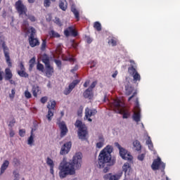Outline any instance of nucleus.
I'll list each match as a JSON object with an SVG mask.
<instances>
[{"label":"nucleus","instance_id":"nucleus-14","mask_svg":"<svg viewBox=\"0 0 180 180\" xmlns=\"http://www.w3.org/2000/svg\"><path fill=\"white\" fill-rule=\"evenodd\" d=\"M79 84V80H73L72 82L69 84L68 87L65 89L63 91L64 95H70V94L72 92V89H74V88H75V86H77V85H78Z\"/></svg>","mask_w":180,"mask_h":180},{"label":"nucleus","instance_id":"nucleus-30","mask_svg":"<svg viewBox=\"0 0 180 180\" xmlns=\"http://www.w3.org/2000/svg\"><path fill=\"white\" fill-rule=\"evenodd\" d=\"M49 36L51 38H54V39H58L59 37H61V35H60V34H58V32H56V31L54 30H51L49 32Z\"/></svg>","mask_w":180,"mask_h":180},{"label":"nucleus","instance_id":"nucleus-28","mask_svg":"<svg viewBox=\"0 0 180 180\" xmlns=\"http://www.w3.org/2000/svg\"><path fill=\"white\" fill-rule=\"evenodd\" d=\"M67 0H60L59 1V7L62 9V11H67L68 8Z\"/></svg>","mask_w":180,"mask_h":180},{"label":"nucleus","instance_id":"nucleus-39","mask_svg":"<svg viewBox=\"0 0 180 180\" xmlns=\"http://www.w3.org/2000/svg\"><path fill=\"white\" fill-rule=\"evenodd\" d=\"M51 1L52 2H56V0H51ZM51 4V2H50V0H44V6H46V8L50 6Z\"/></svg>","mask_w":180,"mask_h":180},{"label":"nucleus","instance_id":"nucleus-56","mask_svg":"<svg viewBox=\"0 0 180 180\" xmlns=\"http://www.w3.org/2000/svg\"><path fill=\"white\" fill-rule=\"evenodd\" d=\"M147 146H148L149 150H153L154 145H153V142L150 143H148Z\"/></svg>","mask_w":180,"mask_h":180},{"label":"nucleus","instance_id":"nucleus-25","mask_svg":"<svg viewBox=\"0 0 180 180\" xmlns=\"http://www.w3.org/2000/svg\"><path fill=\"white\" fill-rule=\"evenodd\" d=\"M8 167H9V161L4 160V162H3L1 167V175H2V174H4L5 171H6Z\"/></svg>","mask_w":180,"mask_h":180},{"label":"nucleus","instance_id":"nucleus-64","mask_svg":"<svg viewBox=\"0 0 180 180\" xmlns=\"http://www.w3.org/2000/svg\"><path fill=\"white\" fill-rule=\"evenodd\" d=\"M86 41H87V43H88L89 44H90V43H92V39L88 37V38L86 39Z\"/></svg>","mask_w":180,"mask_h":180},{"label":"nucleus","instance_id":"nucleus-37","mask_svg":"<svg viewBox=\"0 0 180 180\" xmlns=\"http://www.w3.org/2000/svg\"><path fill=\"white\" fill-rule=\"evenodd\" d=\"M46 164L49 167H54V162L50 158H46Z\"/></svg>","mask_w":180,"mask_h":180},{"label":"nucleus","instance_id":"nucleus-3","mask_svg":"<svg viewBox=\"0 0 180 180\" xmlns=\"http://www.w3.org/2000/svg\"><path fill=\"white\" fill-rule=\"evenodd\" d=\"M15 11H17L20 18L25 15V16H27V19H29L30 22H36L37 19L34 15H27V7L26 6V5H25V4H23V1L22 0H18L15 3Z\"/></svg>","mask_w":180,"mask_h":180},{"label":"nucleus","instance_id":"nucleus-21","mask_svg":"<svg viewBox=\"0 0 180 180\" xmlns=\"http://www.w3.org/2000/svg\"><path fill=\"white\" fill-rule=\"evenodd\" d=\"M122 176V174H114L112 175V174H107L105 175H104L103 178L104 179L107 180H119L120 179V177Z\"/></svg>","mask_w":180,"mask_h":180},{"label":"nucleus","instance_id":"nucleus-38","mask_svg":"<svg viewBox=\"0 0 180 180\" xmlns=\"http://www.w3.org/2000/svg\"><path fill=\"white\" fill-rule=\"evenodd\" d=\"M54 63H56V65H57L58 68L59 70H61V67L63 65V63L61 62V60H57V59H54Z\"/></svg>","mask_w":180,"mask_h":180},{"label":"nucleus","instance_id":"nucleus-48","mask_svg":"<svg viewBox=\"0 0 180 180\" xmlns=\"http://www.w3.org/2000/svg\"><path fill=\"white\" fill-rule=\"evenodd\" d=\"M103 143L104 142H101L99 141L98 143H96V148H102L103 147Z\"/></svg>","mask_w":180,"mask_h":180},{"label":"nucleus","instance_id":"nucleus-44","mask_svg":"<svg viewBox=\"0 0 180 180\" xmlns=\"http://www.w3.org/2000/svg\"><path fill=\"white\" fill-rule=\"evenodd\" d=\"M47 101H49V98L47 96H44L41 98L40 102L41 103H46L47 102Z\"/></svg>","mask_w":180,"mask_h":180},{"label":"nucleus","instance_id":"nucleus-40","mask_svg":"<svg viewBox=\"0 0 180 180\" xmlns=\"http://www.w3.org/2000/svg\"><path fill=\"white\" fill-rule=\"evenodd\" d=\"M144 158H146V154L142 153L138 155L139 161H144Z\"/></svg>","mask_w":180,"mask_h":180},{"label":"nucleus","instance_id":"nucleus-18","mask_svg":"<svg viewBox=\"0 0 180 180\" xmlns=\"http://www.w3.org/2000/svg\"><path fill=\"white\" fill-rule=\"evenodd\" d=\"M122 172H124L125 176H130V174H131V165L129 162H125L122 166Z\"/></svg>","mask_w":180,"mask_h":180},{"label":"nucleus","instance_id":"nucleus-54","mask_svg":"<svg viewBox=\"0 0 180 180\" xmlns=\"http://www.w3.org/2000/svg\"><path fill=\"white\" fill-rule=\"evenodd\" d=\"M66 61H70V63H74V62H75V58H68L66 59Z\"/></svg>","mask_w":180,"mask_h":180},{"label":"nucleus","instance_id":"nucleus-63","mask_svg":"<svg viewBox=\"0 0 180 180\" xmlns=\"http://www.w3.org/2000/svg\"><path fill=\"white\" fill-rule=\"evenodd\" d=\"M117 74H118L117 70H115L114 74H112V78H116V77H117Z\"/></svg>","mask_w":180,"mask_h":180},{"label":"nucleus","instance_id":"nucleus-59","mask_svg":"<svg viewBox=\"0 0 180 180\" xmlns=\"http://www.w3.org/2000/svg\"><path fill=\"white\" fill-rule=\"evenodd\" d=\"M151 143H153V141H151V137L148 136V139L146 140V144H150Z\"/></svg>","mask_w":180,"mask_h":180},{"label":"nucleus","instance_id":"nucleus-5","mask_svg":"<svg viewBox=\"0 0 180 180\" xmlns=\"http://www.w3.org/2000/svg\"><path fill=\"white\" fill-rule=\"evenodd\" d=\"M115 146L120 150V155L122 160H125V161H129V162H133V156L127 150L122 148V146L119 144V143H115Z\"/></svg>","mask_w":180,"mask_h":180},{"label":"nucleus","instance_id":"nucleus-13","mask_svg":"<svg viewBox=\"0 0 180 180\" xmlns=\"http://www.w3.org/2000/svg\"><path fill=\"white\" fill-rule=\"evenodd\" d=\"M19 70H17V74L21 78H29V74L26 72V68H25V65H23V62H20L18 65Z\"/></svg>","mask_w":180,"mask_h":180},{"label":"nucleus","instance_id":"nucleus-58","mask_svg":"<svg viewBox=\"0 0 180 180\" xmlns=\"http://www.w3.org/2000/svg\"><path fill=\"white\" fill-rule=\"evenodd\" d=\"M50 172L52 175H54V166H50Z\"/></svg>","mask_w":180,"mask_h":180},{"label":"nucleus","instance_id":"nucleus-36","mask_svg":"<svg viewBox=\"0 0 180 180\" xmlns=\"http://www.w3.org/2000/svg\"><path fill=\"white\" fill-rule=\"evenodd\" d=\"M46 46H47V41L46 39H42V43L41 45V50L42 51H44V50H46Z\"/></svg>","mask_w":180,"mask_h":180},{"label":"nucleus","instance_id":"nucleus-31","mask_svg":"<svg viewBox=\"0 0 180 180\" xmlns=\"http://www.w3.org/2000/svg\"><path fill=\"white\" fill-rule=\"evenodd\" d=\"M94 27L97 30V32H101V30H102V25H101V22L98 21L94 23Z\"/></svg>","mask_w":180,"mask_h":180},{"label":"nucleus","instance_id":"nucleus-6","mask_svg":"<svg viewBox=\"0 0 180 180\" xmlns=\"http://www.w3.org/2000/svg\"><path fill=\"white\" fill-rule=\"evenodd\" d=\"M2 47L4 57L6 58V63L9 67H12V62H11V56H9V48H8V46H6V44L5 43V41L2 39V38H0V47Z\"/></svg>","mask_w":180,"mask_h":180},{"label":"nucleus","instance_id":"nucleus-61","mask_svg":"<svg viewBox=\"0 0 180 180\" xmlns=\"http://www.w3.org/2000/svg\"><path fill=\"white\" fill-rule=\"evenodd\" d=\"M89 82H91L89 80H86L84 84V88H87L88 86L89 85Z\"/></svg>","mask_w":180,"mask_h":180},{"label":"nucleus","instance_id":"nucleus-19","mask_svg":"<svg viewBox=\"0 0 180 180\" xmlns=\"http://www.w3.org/2000/svg\"><path fill=\"white\" fill-rule=\"evenodd\" d=\"M98 113L96 109H90L89 108H86L85 109V118L91 117V116H95Z\"/></svg>","mask_w":180,"mask_h":180},{"label":"nucleus","instance_id":"nucleus-11","mask_svg":"<svg viewBox=\"0 0 180 180\" xmlns=\"http://www.w3.org/2000/svg\"><path fill=\"white\" fill-rule=\"evenodd\" d=\"M120 101L115 100L113 102V105L115 108V109H117L118 113L120 115H122L123 119H127L129 117V113L124 112V110L122 108V105L120 104Z\"/></svg>","mask_w":180,"mask_h":180},{"label":"nucleus","instance_id":"nucleus-7","mask_svg":"<svg viewBox=\"0 0 180 180\" xmlns=\"http://www.w3.org/2000/svg\"><path fill=\"white\" fill-rule=\"evenodd\" d=\"M57 105V103L56 101L52 100L50 101V103H48L46 108L48 109V114L46 115V117L49 122H51V117L54 116V112H56V106Z\"/></svg>","mask_w":180,"mask_h":180},{"label":"nucleus","instance_id":"nucleus-8","mask_svg":"<svg viewBox=\"0 0 180 180\" xmlns=\"http://www.w3.org/2000/svg\"><path fill=\"white\" fill-rule=\"evenodd\" d=\"M151 168L153 171L161 169L162 172H164V169H165V163L161 161V158L158 157L157 159L153 160Z\"/></svg>","mask_w":180,"mask_h":180},{"label":"nucleus","instance_id":"nucleus-29","mask_svg":"<svg viewBox=\"0 0 180 180\" xmlns=\"http://www.w3.org/2000/svg\"><path fill=\"white\" fill-rule=\"evenodd\" d=\"M71 11L72 12V13H74L75 18H77V20H79V11H78V10H77L75 6L71 7Z\"/></svg>","mask_w":180,"mask_h":180},{"label":"nucleus","instance_id":"nucleus-16","mask_svg":"<svg viewBox=\"0 0 180 180\" xmlns=\"http://www.w3.org/2000/svg\"><path fill=\"white\" fill-rule=\"evenodd\" d=\"M72 146V143L71 141L67 142L65 143L60 149V155H65L66 154H68L70 153V150H71V147Z\"/></svg>","mask_w":180,"mask_h":180},{"label":"nucleus","instance_id":"nucleus-55","mask_svg":"<svg viewBox=\"0 0 180 180\" xmlns=\"http://www.w3.org/2000/svg\"><path fill=\"white\" fill-rule=\"evenodd\" d=\"M109 167H110V165H105V167H104L103 172L105 174H106V172H108V171H109Z\"/></svg>","mask_w":180,"mask_h":180},{"label":"nucleus","instance_id":"nucleus-50","mask_svg":"<svg viewBox=\"0 0 180 180\" xmlns=\"http://www.w3.org/2000/svg\"><path fill=\"white\" fill-rule=\"evenodd\" d=\"M13 162L15 166L19 165V160H18V158H14Z\"/></svg>","mask_w":180,"mask_h":180},{"label":"nucleus","instance_id":"nucleus-9","mask_svg":"<svg viewBox=\"0 0 180 180\" xmlns=\"http://www.w3.org/2000/svg\"><path fill=\"white\" fill-rule=\"evenodd\" d=\"M30 32L31 34L28 39L30 47H36V46H39L40 42L39 41V39L34 38V34H36V30L34 29V27H31Z\"/></svg>","mask_w":180,"mask_h":180},{"label":"nucleus","instance_id":"nucleus-41","mask_svg":"<svg viewBox=\"0 0 180 180\" xmlns=\"http://www.w3.org/2000/svg\"><path fill=\"white\" fill-rule=\"evenodd\" d=\"M54 22L56 25H58V26H60V27L63 26V22H61V20H60V18H56Z\"/></svg>","mask_w":180,"mask_h":180},{"label":"nucleus","instance_id":"nucleus-20","mask_svg":"<svg viewBox=\"0 0 180 180\" xmlns=\"http://www.w3.org/2000/svg\"><path fill=\"white\" fill-rule=\"evenodd\" d=\"M45 67H46V72H45L46 77H47V78H51V77H53V74H54V68H53L51 65H49Z\"/></svg>","mask_w":180,"mask_h":180},{"label":"nucleus","instance_id":"nucleus-15","mask_svg":"<svg viewBox=\"0 0 180 180\" xmlns=\"http://www.w3.org/2000/svg\"><path fill=\"white\" fill-rule=\"evenodd\" d=\"M59 129L60 130V137H65L67 136V133H68V128L67 127V124H65V122L62 121L58 123Z\"/></svg>","mask_w":180,"mask_h":180},{"label":"nucleus","instance_id":"nucleus-33","mask_svg":"<svg viewBox=\"0 0 180 180\" xmlns=\"http://www.w3.org/2000/svg\"><path fill=\"white\" fill-rule=\"evenodd\" d=\"M33 143H34V138L33 137V131H32L31 135L28 139L27 144L29 146H33Z\"/></svg>","mask_w":180,"mask_h":180},{"label":"nucleus","instance_id":"nucleus-60","mask_svg":"<svg viewBox=\"0 0 180 180\" xmlns=\"http://www.w3.org/2000/svg\"><path fill=\"white\" fill-rule=\"evenodd\" d=\"M98 140H99L100 142H101V143H105V139H103V136H98Z\"/></svg>","mask_w":180,"mask_h":180},{"label":"nucleus","instance_id":"nucleus-12","mask_svg":"<svg viewBox=\"0 0 180 180\" xmlns=\"http://www.w3.org/2000/svg\"><path fill=\"white\" fill-rule=\"evenodd\" d=\"M131 94H133L131 95ZM125 95H127V96H130V95H131L128 98V101L130 102L131 99H133V98H135V96H137V91H134V87L130 85H127L125 86Z\"/></svg>","mask_w":180,"mask_h":180},{"label":"nucleus","instance_id":"nucleus-2","mask_svg":"<svg viewBox=\"0 0 180 180\" xmlns=\"http://www.w3.org/2000/svg\"><path fill=\"white\" fill-rule=\"evenodd\" d=\"M113 148L111 146H107L103 149L98 155V167L99 168H105L106 165H110V160H112V153Z\"/></svg>","mask_w":180,"mask_h":180},{"label":"nucleus","instance_id":"nucleus-17","mask_svg":"<svg viewBox=\"0 0 180 180\" xmlns=\"http://www.w3.org/2000/svg\"><path fill=\"white\" fill-rule=\"evenodd\" d=\"M64 34L66 37H70V34L73 37H77L78 36V32L74 30L73 27H69L68 29L64 30Z\"/></svg>","mask_w":180,"mask_h":180},{"label":"nucleus","instance_id":"nucleus-62","mask_svg":"<svg viewBox=\"0 0 180 180\" xmlns=\"http://www.w3.org/2000/svg\"><path fill=\"white\" fill-rule=\"evenodd\" d=\"M6 81H9V82H10V84H11V85H15V84H16V83L14 82V80L12 79H7Z\"/></svg>","mask_w":180,"mask_h":180},{"label":"nucleus","instance_id":"nucleus-4","mask_svg":"<svg viewBox=\"0 0 180 180\" xmlns=\"http://www.w3.org/2000/svg\"><path fill=\"white\" fill-rule=\"evenodd\" d=\"M75 127L79 129L78 137L80 140H86V134H88V131H86V127L82 123V121L77 120L75 123Z\"/></svg>","mask_w":180,"mask_h":180},{"label":"nucleus","instance_id":"nucleus-34","mask_svg":"<svg viewBox=\"0 0 180 180\" xmlns=\"http://www.w3.org/2000/svg\"><path fill=\"white\" fill-rule=\"evenodd\" d=\"M128 72L131 75H134L136 74V72H137V70L134 68V66H131L128 68Z\"/></svg>","mask_w":180,"mask_h":180},{"label":"nucleus","instance_id":"nucleus-24","mask_svg":"<svg viewBox=\"0 0 180 180\" xmlns=\"http://www.w3.org/2000/svg\"><path fill=\"white\" fill-rule=\"evenodd\" d=\"M32 92L33 96H34V98H37V94L40 92V86H39L37 84L33 85L32 89Z\"/></svg>","mask_w":180,"mask_h":180},{"label":"nucleus","instance_id":"nucleus-42","mask_svg":"<svg viewBox=\"0 0 180 180\" xmlns=\"http://www.w3.org/2000/svg\"><path fill=\"white\" fill-rule=\"evenodd\" d=\"M109 43H111L112 46H117V41L115 38H112L110 41Z\"/></svg>","mask_w":180,"mask_h":180},{"label":"nucleus","instance_id":"nucleus-57","mask_svg":"<svg viewBox=\"0 0 180 180\" xmlns=\"http://www.w3.org/2000/svg\"><path fill=\"white\" fill-rule=\"evenodd\" d=\"M82 110H83V108H80L79 109V110L77 111V115L78 116H82Z\"/></svg>","mask_w":180,"mask_h":180},{"label":"nucleus","instance_id":"nucleus-10","mask_svg":"<svg viewBox=\"0 0 180 180\" xmlns=\"http://www.w3.org/2000/svg\"><path fill=\"white\" fill-rule=\"evenodd\" d=\"M135 103H136L135 110H136V112H134L132 119L133 120H134V122H136V123H139V122L141 120V114L140 112V104L139 103V98L137 97L136 98Z\"/></svg>","mask_w":180,"mask_h":180},{"label":"nucleus","instance_id":"nucleus-35","mask_svg":"<svg viewBox=\"0 0 180 180\" xmlns=\"http://www.w3.org/2000/svg\"><path fill=\"white\" fill-rule=\"evenodd\" d=\"M37 70H38V71H41V72H44V65H43V64L38 63L37 65Z\"/></svg>","mask_w":180,"mask_h":180},{"label":"nucleus","instance_id":"nucleus-23","mask_svg":"<svg viewBox=\"0 0 180 180\" xmlns=\"http://www.w3.org/2000/svg\"><path fill=\"white\" fill-rule=\"evenodd\" d=\"M83 96L86 99H92L94 98V93H92V90L87 89L84 93Z\"/></svg>","mask_w":180,"mask_h":180},{"label":"nucleus","instance_id":"nucleus-47","mask_svg":"<svg viewBox=\"0 0 180 180\" xmlns=\"http://www.w3.org/2000/svg\"><path fill=\"white\" fill-rule=\"evenodd\" d=\"M95 86H96V82H93L91 86L88 88V89L92 91L93 88H95Z\"/></svg>","mask_w":180,"mask_h":180},{"label":"nucleus","instance_id":"nucleus-51","mask_svg":"<svg viewBox=\"0 0 180 180\" xmlns=\"http://www.w3.org/2000/svg\"><path fill=\"white\" fill-rule=\"evenodd\" d=\"M78 70V65H75V66L71 69L70 72H75Z\"/></svg>","mask_w":180,"mask_h":180},{"label":"nucleus","instance_id":"nucleus-1","mask_svg":"<svg viewBox=\"0 0 180 180\" xmlns=\"http://www.w3.org/2000/svg\"><path fill=\"white\" fill-rule=\"evenodd\" d=\"M81 162H82V153L79 152L73 156L72 162H68L65 159H63L58 167L60 179H63L68 175H74L75 168L79 169Z\"/></svg>","mask_w":180,"mask_h":180},{"label":"nucleus","instance_id":"nucleus-53","mask_svg":"<svg viewBox=\"0 0 180 180\" xmlns=\"http://www.w3.org/2000/svg\"><path fill=\"white\" fill-rule=\"evenodd\" d=\"M9 136H10V137H14L15 136V131H13V129L10 130Z\"/></svg>","mask_w":180,"mask_h":180},{"label":"nucleus","instance_id":"nucleus-22","mask_svg":"<svg viewBox=\"0 0 180 180\" xmlns=\"http://www.w3.org/2000/svg\"><path fill=\"white\" fill-rule=\"evenodd\" d=\"M13 77V75L12 74V70H11L9 68H6L5 69V76H4L5 81H7V79H12Z\"/></svg>","mask_w":180,"mask_h":180},{"label":"nucleus","instance_id":"nucleus-52","mask_svg":"<svg viewBox=\"0 0 180 180\" xmlns=\"http://www.w3.org/2000/svg\"><path fill=\"white\" fill-rule=\"evenodd\" d=\"M15 89H13L11 90V94H10V98H15Z\"/></svg>","mask_w":180,"mask_h":180},{"label":"nucleus","instance_id":"nucleus-45","mask_svg":"<svg viewBox=\"0 0 180 180\" xmlns=\"http://www.w3.org/2000/svg\"><path fill=\"white\" fill-rule=\"evenodd\" d=\"M13 175H14V178H15L14 180H19L20 175H19V173H18L17 171L13 172Z\"/></svg>","mask_w":180,"mask_h":180},{"label":"nucleus","instance_id":"nucleus-26","mask_svg":"<svg viewBox=\"0 0 180 180\" xmlns=\"http://www.w3.org/2000/svg\"><path fill=\"white\" fill-rule=\"evenodd\" d=\"M42 63L45 65V67H47L50 65V57L47 54L44 53L42 56Z\"/></svg>","mask_w":180,"mask_h":180},{"label":"nucleus","instance_id":"nucleus-32","mask_svg":"<svg viewBox=\"0 0 180 180\" xmlns=\"http://www.w3.org/2000/svg\"><path fill=\"white\" fill-rule=\"evenodd\" d=\"M133 75L134 81L135 82H137V81L140 82L141 79V77L140 76V74H139L138 72H136L134 75Z\"/></svg>","mask_w":180,"mask_h":180},{"label":"nucleus","instance_id":"nucleus-27","mask_svg":"<svg viewBox=\"0 0 180 180\" xmlns=\"http://www.w3.org/2000/svg\"><path fill=\"white\" fill-rule=\"evenodd\" d=\"M134 149L136 151H141V143L139 140H136L133 142Z\"/></svg>","mask_w":180,"mask_h":180},{"label":"nucleus","instance_id":"nucleus-46","mask_svg":"<svg viewBox=\"0 0 180 180\" xmlns=\"http://www.w3.org/2000/svg\"><path fill=\"white\" fill-rule=\"evenodd\" d=\"M25 133H26V131H25V129L19 130V135L20 136V137H25Z\"/></svg>","mask_w":180,"mask_h":180},{"label":"nucleus","instance_id":"nucleus-49","mask_svg":"<svg viewBox=\"0 0 180 180\" xmlns=\"http://www.w3.org/2000/svg\"><path fill=\"white\" fill-rule=\"evenodd\" d=\"M34 63H36V57H33L32 58L30 61H29V63L30 64H33L34 65Z\"/></svg>","mask_w":180,"mask_h":180},{"label":"nucleus","instance_id":"nucleus-43","mask_svg":"<svg viewBox=\"0 0 180 180\" xmlns=\"http://www.w3.org/2000/svg\"><path fill=\"white\" fill-rule=\"evenodd\" d=\"M25 96L27 99H30V98H32V94H30L29 91L26 90L25 91Z\"/></svg>","mask_w":180,"mask_h":180}]
</instances>
